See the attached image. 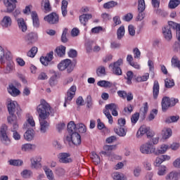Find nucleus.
Segmentation results:
<instances>
[{
	"label": "nucleus",
	"mask_w": 180,
	"mask_h": 180,
	"mask_svg": "<svg viewBox=\"0 0 180 180\" xmlns=\"http://www.w3.org/2000/svg\"><path fill=\"white\" fill-rule=\"evenodd\" d=\"M37 112L39 114V130L40 132L44 134L49 130L50 124L46 119L50 116L51 112V107L45 100H41V103L37 108Z\"/></svg>",
	"instance_id": "nucleus-1"
},
{
	"label": "nucleus",
	"mask_w": 180,
	"mask_h": 180,
	"mask_svg": "<svg viewBox=\"0 0 180 180\" xmlns=\"http://www.w3.org/2000/svg\"><path fill=\"white\" fill-rule=\"evenodd\" d=\"M178 103V98H169V97L165 96L162 99V112H167L169 108H172Z\"/></svg>",
	"instance_id": "nucleus-2"
},
{
	"label": "nucleus",
	"mask_w": 180,
	"mask_h": 180,
	"mask_svg": "<svg viewBox=\"0 0 180 180\" xmlns=\"http://www.w3.org/2000/svg\"><path fill=\"white\" fill-rule=\"evenodd\" d=\"M8 126L3 124L0 127V141L5 146L11 144V139L8 137Z\"/></svg>",
	"instance_id": "nucleus-3"
},
{
	"label": "nucleus",
	"mask_w": 180,
	"mask_h": 180,
	"mask_svg": "<svg viewBox=\"0 0 180 180\" xmlns=\"http://www.w3.org/2000/svg\"><path fill=\"white\" fill-rule=\"evenodd\" d=\"M58 68L60 71H64V70L67 69V72L68 74L74 71V65H72V62L70 59H65L62 60L58 65Z\"/></svg>",
	"instance_id": "nucleus-4"
},
{
	"label": "nucleus",
	"mask_w": 180,
	"mask_h": 180,
	"mask_svg": "<svg viewBox=\"0 0 180 180\" xmlns=\"http://www.w3.org/2000/svg\"><path fill=\"white\" fill-rule=\"evenodd\" d=\"M140 151L142 154H155V146L150 142H147L141 146Z\"/></svg>",
	"instance_id": "nucleus-5"
},
{
	"label": "nucleus",
	"mask_w": 180,
	"mask_h": 180,
	"mask_svg": "<svg viewBox=\"0 0 180 180\" xmlns=\"http://www.w3.org/2000/svg\"><path fill=\"white\" fill-rule=\"evenodd\" d=\"M146 10V2L144 0H138V11L139 15L136 17V20H143L146 18V14L143 12Z\"/></svg>",
	"instance_id": "nucleus-6"
},
{
	"label": "nucleus",
	"mask_w": 180,
	"mask_h": 180,
	"mask_svg": "<svg viewBox=\"0 0 180 180\" xmlns=\"http://www.w3.org/2000/svg\"><path fill=\"white\" fill-rule=\"evenodd\" d=\"M45 22L49 23V25H57L60 20V17L56 13H51L44 18Z\"/></svg>",
	"instance_id": "nucleus-7"
},
{
	"label": "nucleus",
	"mask_w": 180,
	"mask_h": 180,
	"mask_svg": "<svg viewBox=\"0 0 180 180\" xmlns=\"http://www.w3.org/2000/svg\"><path fill=\"white\" fill-rule=\"evenodd\" d=\"M67 141H72L75 146H79L81 144V135L78 132H75L66 137Z\"/></svg>",
	"instance_id": "nucleus-8"
},
{
	"label": "nucleus",
	"mask_w": 180,
	"mask_h": 180,
	"mask_svg": "<svg viewBox=\"0 0 180 180\" xmlns=\"http://www.w3.org/2000/svg\"><path fill=\"white\" fill-rule=\"evenodd\" d=\"M16 0H4V4L6 8L7 13H12L16 9Z\"/></svg>",
	"instance_id": "nucleus-9"
},
{
	"label": "nucleus",
	"mask_w": 180,
	"mask_h": 180,
	"mask_svg": "<svg viewBox=\"0 0 180 180\" xmlns=\"http://www.w3.org/2000/svg\"><path fill=\"white\" fill-rule=\"evenodd\" d=\"M70 157L71 154L68 153H60L58 155L59 162L62 164H70L72 162V159Z\"/></svg>",
	"instance_id": "nucleus-10"
},
{
	"label": "nucleus",
	"mask_w": 180,
	"mask_h": 180,
	"mask_svg": "<svg viewBox=\"0 0 180 180\" xmlns=\"http://www.w3.org/2000/svg\"><path fill=\"white\" fill-rule=\"evenodd\" d=\"M8 122L11 125V129L15 130L19 129V124H18V117L15 114H10V116L7 118Z\"/></svg>",
	"instance_id": "nucleus-11"
},
{
	"label": "nucleus",
	"mask_w": 180,
	"mask_h": 180,
	"mask_svg": "<svg viewBox=\"0 0 180 180\" xmlns=\"http://www.w3.org/2000/svg\"><path fill=\"white\" fill-rule=\"evenodd\" d=\"M53 54L54 52L51 51L49 53H47L46 56H41L40 58V61L41 64L45 67H47V65H49V63H51V61L54 58Z\"/></svg>",
	"instance_id": "nucleus-12"
},
{
	"label": "nucleus",
	"mask_w": 180,
	"mask_h": 180,
	"mask_svg": "<svg viewBox=\"0 0 180 180\" xmlns=\"http://www.w3.org/2000/svg\"><path fill=\"white\" fill-rule=\"evenodd\" d=\"M15 70V64L13 60H9L6 62V65L3 70L4 74H11Z\"/></svg>",
	"instance_id": "nucleus-13"
},
{
	"label": "nucleus",
	"mask_w": 180,
	"mask_h": 180,
	"mask_svg": "<svg viewBox=\"0 0 180 180\" xmlns=\"http://www.w3.org/2000/svg\"><path fill=\"white\" fill-rule=\"evenodd\" d=\"M25 41L28 46H32V44L37 41V34L30 32L26 36Z\"/></svg>",
	"instance_id": "nucleus-14"
},
{
	"label": "nucleus",
	"mask_w": 180,
	"mask_h": 180,
	"mask_svg": "<svg viewBox=\"0 0 180 180\" xmlns=\"http://www.w3.org/2000/svg\"><path fill=\"white\" fill-rule=\"evenodd\" d=\"M31 18L32 20V25L35 29H39L40 27V20H39V15L36 11H32L31 13Z\"/></svg>",
	"instance_id": "nucleus-15"
},
{
	"label": "nucleus",
	"mask_w": 180,
	"mask_h": 180,
	"mask_svg": "<svg viewBox=\"0 0 180 180\" xmlns=\"http://www.w3.org/2000/svg\"><path fill=\"white\" fill-rule=\"evenodd\" d=\"M162 33L165 39H166L167 41H169V40L172 39V32H171V27L165 26L162 28Z\"/></svg>",
	"instance_id": "nucleus-16"
},
{
	"label": "nucleus",
	"mask_w": 180,
	"mask_h": 180,
	"mask_svg": "<svg viewBox=\"0 0 180 180\" xmlns=\"http://www.w3.org/2000/svg\"><path fill=\"white\" fill-rule=\"evenodd\" d=\"M1 25L5 29L11 27L12 26V18L8 15L4 16L1 21Z\"/></svg>",
	"instance_id": "nucleus-17"
},
{
	"label": "nucleus",
	"mask_w": 180,
	"mask_h": 180,
	"mask_svg": "<svg viewBox=\"0 0 180 180\" xmlns=\"http://www.w3.org/2000/svg\"><path fill=\"white\" fill-rule=\"evenodd\" d=\"M160 94V83H158V80H155L153 86V99H157L158 98V95Z\"/></svg>",
	"instance_id": "nucleus-18"
},
{
	"label": "nucleus",
	"mask_w": 180,
	"mask_h": 180,
	"mask_svg": "<svg viewBox=\"0 0 180 180\" xmlns=\"http://www.w3.org/2000/svg\"><path fill=\"white\" fill-rule=\"evenodd\" d=\"M180 173L178 172H171L165 176V180H179Z\"/></svg>",
	"instance_id": "nucleus-19"
},
{
	"label": "nucleus",
	"mask_w": 180,
	"mask_h": 180,
	"mask_svg": "<svg viewBox=\"0 0 180 180\" xmlns=\"http://www.w3.org/2000/svg\"><path fill=\"white\" fill-rule=\"evenodd\" d=\"M8 91L10 95L12 96H18L20 94V91L13 84H11L8 86Z\"/></svg>",
	"instance_id": "nucleus-20"
},
{
	"label": "nucleus",
	"mask_w": 180,
	"mask_h": 180,
	"mask_svg": "<svg viewBox=\"0 0 180 180\" xmlns=\"http://www.w3.org/2000/svg\"><path fill=\"white\" fill-rule=\"evenodd\" d=\"M75 92H77V86H72L67 92L66 101H72V98L75 96Z\"/></svg>",
	"instance_id": "nucleus-21"
},
{
	"label": "nucleus",
	"mask_w": 180,
	"mask_h": 180,
	"mask_svg": "<svg viewBox=\"0 0 180 180\" xmlns=\"http://www.w3.org/2000/svg\"><path fill=\"white\" fill-rule=\"evenodd\" d=\"M78 129H77V124L74 122V121H70L68 124V132L70 135L73 134V133H77Z\"/></svg>",
	"instance_id": "nucleus-22"
},
{
	"label": "nucleus",
	"mask_w": 180,
	"mask_h": 180,
	"mask_svg": "<svg viewBox=\"0 0 180 180\" xmlns=\"http://www.w3.org/2000/svg\"><path fill=\"white\" fill-rule=\"evenodd\" d=\"M79 22L82 25L86 26V22L92 19V14H82L79 17Z\"/></svg>",
	"instance_id": "nucleus-23"
},
{
	"label": "nucleus",
	"mask_w": 180,
	"mask_h": 180,
	"mask_svg": "<svg viewBox=\"0 0 180 180\" xmlns=\"http://www.w3.org/2000/svg\"><path fill=\"white\" fill-rule=\"evenodd\" d=\"M36 149V145L30 144V143H25L21 146V150L27 153L29 151H32Z\"/></svg>",
	"instance_id": "nucleus-24"
},
{
	"label": "nucleus",
	"mask_w": 180,
	"mask_h": 180,
	"mask_svg": "<svg viewBox=\"0 0 180 180\" xmlns=\"http://www.w3.org/2000/svg\"><path fill=\"white\" fill-rule=\"evenodd\" d=\"M17 22L20 30H22V32H26L27 30V25L23 18H17Z\"/></svg>",
	"instance_id": "nucleus-25"
},
{
	"label": "nucleus",
	"mask_w": 180,
	"mask_h": 180,
	"mask_svg": "<svg viewBox=\"0 0 180 180\" xmlns=\"http://www.w3.org/2000/svg\"><path fill=\"white\" fill-rule=\"evenodd\" d=\"M172 136V129L170 128H164L162 130V137L164 140H167V139H169Z\"/></svg>",
	"instance_id": "nucleus-26"
},
{
	"label": "nucleus",
	"mask_w": 180,
	"mask_h": 180,
	"mask_svg": "<svg viewBox=\"0 0 180 180\" xmlns=\"http://www.w3.org/2000/svg\"><path fill=\"white\" fill-rule=\"evenodd\" d=\"M34 131L33 129H28L24 134V139L27 140V141H32L33 140V137H34Z\"/></svg>",
	"instance_id": "nucleus-27"
},
{
	"label": "nucleus",
	"mask_w": 180,
	"mask_h": 180,
	"mask_svg": "<svg viewBox=\"0 0 180 180\" xmlns=\"http://www.w3.org/2000/svg\"><path fill=\"white\" fill-rule=\"evenodd\" d=\"M18 103L16 101H11L8 104V110L9 115H15V111L16 110V105Z\"/></svg>",
	"instance_id": "nucleus-28"
},
{
	"label": "nucleus",
	"mask_w": 180,
	"mask_h": 180,
	"mask_svg": "<svg viewBox=\"0 0 180 180\" xmlns=\"http://www.w3.org/2000/svg\"><path fill=\"white\" fill-rule=\"evenodd\" d=\"M168 149H169V146H168L167 144H162L160 146V148L158 149L156 152L155 150V155H158L160 154H165Z\"/></svg>",
	"instance_id": "nucleus-29"
},
{
	"label": "nucleus",
	"mask_w": 180,
	"mask_h": 180,
	"mask_svg": "<svg viewBox=\"0 0 180 180\" xmlns=\"http://www.w3.org/2000/svg\"><path fill=\"white\" fill-rule=\"evenodd\" d=\"M123 64V59L120 58L116 62L113 63H110L109 65V68H111V71L113 70H116L117 68H120V65Z\"/></svg>",
	"instance_id": "nucleus-30"
},
{
	"label": "nucleus",
	"mask_w": 180,
	"mask_h": 180,
	"mask_svg": "<svg viewBox=\"0 0 180 180\" xmlns=\"http://www.w3.org/2000/svg\"><path fill=\"white\" fill-rule=\"evenodd\" d=\"M67 8H68V1H67V0H63L61 4V11L63 18H65L68 13Z\"/></svg>",
	"instance_id": "nucleus-31"
},
{
	"label": "nucleus",
	"mask_w": 180,
	"mask_h": 180,
	"mask_svg": "<svg viewBox=\"0 0 180 180\" xmlns=\"http://www.w3.org/2000/svg\"><path fill=\"white\" fill-rule=\"evenodd\" d=\"M41 5V6H44L45 12H51V4H50V0H42Z\"/></svg>",
	"instance_id": "nucleus-32"
},
{
	"label": "nucleus",
	"mask_w": 180,
	"mask_h": 180,
	"mask_svg": "<svg viewBox=\"0 0 180 180\" xmlns=\"http://www.w3.org/2000/svg\"><path fill=\"white\" fill-rule=\"evenodd\" d=\"M29 124L31 127H34V126H36L33 117H28L27 122L23 125V129H27L29 127Z\"/></svg>",
	"instance_id": "nucleus-33"
},
{
	"label": "nucleus",
	"mask_w": 180,
	"mask_h": 180,
	"mask_svg": "<svg viewBox=\"0 0 180 180\" xmlns=\"http://www.w3.org/2000/svg\"><path fill=\"white\" fill-rule=\"evenodd\" d=\"M114 131L115 133H116V134L120 136V137H124V136H126V130H124V128H123V127H118L114 128Z\"/></svg>",
	"instance_id": "nucleus-34"
},
{
	"label": "nucleus",
	"mask_w": 180,
	"mask_h": 180,
	"mask_svg": "<svg viewBox=\"0 0 180 180\" xmlns=\"http://www.w3.org/2000/svg\"><path fill=\"white\" fill-rule=\"evenodd\" d=\"M97 85H98V86H101L102 88H112V85H113V84L106 80H101L98 82Z\"/></svg>",
	"instance_id": "nucleus-35"
},
{
	"label": "nucleus",
	"mask_w": 180,
	"mask_h": 180,
	"mask_svg": "<svg viewBox=\"0 0 180 180\" xmlns=\"http://www.w3.org/2000/svg\"><path fill=\"white\" fill-rule=\"evenodd\" d=\"M65 46H60L56 49L55 53H56L58 57H63V56H65Z\"/></svg>",
	"instance_id": "nucleus-36"
},
{
	"label": "nucleus",
	"mask_w": 180,
	"mask_h": 180,
	"mask_svg": "<svg viewBox=\"0 0 180 180\" xmlns=\"http://www.w3.org/2000/svg\"><path fill=\"white\" fill-rule=\"evenodd\" d=\"M31 165L32 168H35L37 169L41 167V164L40 163V160H37L36 158H31Z\"/></svg>",
	"instance_id": "nucleus-37"
},
{
	"label": "nucleus",
	"mask_w": 180,
	"mask_h": 180,
	"mask_svg": "<svg viewBox=\"0 0 180 180\" xmlns=\"http://www.w3.org/2000/svg\"><path fill=\"white\" fill-rule=\"evenodd\" d=\"M178 120H179V116L173 115V116L167 117L165 119V123H167L168 124H169V123H175V122H178Z\"/></svg>",
	"instance_id": "nucleus-38"
},
{
	"label": "nucleus",
	"mask_w": 180,
	"mask_h": 180,
	"mask_svg": "<svg viewBox=\"0 0 180 180\" xmlns=\"http://www.w3.org/2000/svg\"><path fill=\"white\" fill-rule=\"evenodd\" d=\"M124 26L122 25L117 30V36L118 40H122V38L124 36Z\"/></svg>",
	"instance_id": "nucleus-39"
},
{
	"label": "nucleus",
	"mask_w": 180,
	"mask_h": 180,
	"mask_svg": "<svg viewBox=\"0 0 180 180\" xmlns=\"http://www.w3.org/2000/svg\"><path fill=\"white\" fill-rule=\"evenodd\" d=\"M46 175L49 180H56L53 171L47 167L44 168Z\"/></svg>",
	"instance_id": "nucleus-40"
},
{
	"label": "nucleus",
	"mask_w": 180,
	"mask_h": 180,
	"mask_svg": "<svg viewBox=\"0 0 180 180\" xmlns=\"http://www.w3.org/2000/svg\"><path fill=\"white\" fill-rule=\"evenodd\" d=\"M91 158L96 165L101 164V158L96 153L93 152L91 153Z\"/></svg>",
	"instance_id": "nucleus-41"
},
{
	"label": "nucleus",
	"mask_w": 180,
	"mask_h": 180,
	"mask_svg": "<svg viewBox=\"0 0 180 180\" xmlns=\"http://www.w3.org/2000/svg\"><path fill=\"white\" fill-rule=\"evenodd\" d=\"M180 4V0H170L168 7L169 9H175Z\"/></svg>",
	"instance_id": "nucleus-42"
},
{
	"label": "nucleus",
	"mask_w": 180,
	"mask_h": 180,
	"mask_svg": "<svg viewBox=\"0 0 180 180\" xmlns=\"http://www.w3.org/2000/svg\"><path fill=\"white\" fill-rule=\"evenodd\" d=\"M166 26H169L170 28L172 27V29H173L174 30H176V33L180 29V25L173 21H169L168 25H166Z\"/></svg>",
	"instance_id": "nucleus-43"
},
{
	"label": "nucleus",
	"mask_w": 180,
	"mask_h": 180,
	"mask_svg": "<svg viewBox=\"0 0 180 180\" xmlns=\"http://www.w3.org/2000/svg\"><path fill=\"white\" fill-rule=\"evenodd\" d=\"M134 76L132 71H128L127 72V77H125V79L127 80V84L128 85H131V79H133V77Z\"/></svg>",
	"instance_id": "nucleus-44"
},
{
	"label": "nucleus",
	"mask_w": 180,
	"mask_h": 180,
	"mask_svg": "<svg viewBox=\"0 0 180 180\" xmlns=\"http://www.w3.org/2000/svg\"><path fill=\"white\" fill-rule=\"evenodd\" d=\"M147 131H148V129L146 127V126H141L136 133V137L139 138L141 136H143V134H146Z\"/></svg>",
	"instance_id": "nucleus-45"
},
{
	"label": "nucleus",
	"mask_w": 180,
	"mask_h": 180,
	"mask_svg": "<svg viewBox=\"0 0 180 180\" xmlns=\"http://www.w3.org/2000/svg\"><path fill=\"white\" fill-rule=\"evenodd\" d=\"M165 86L167 89L172 88V86H175V82H174V79H166L165 80Z\"/></svg>",
	"instance_id": "nucleus-46"
},
{
	"label": "nucleus",
	"mask_w": 180,
	"mask_h": 180,
	"mask_svg": "<svg viewBox=\"0 0 180 180\" xmlns=\"http://www.w3.org/2000/svg\"><path fill=\"white\" fill-rule=\"evenodd\" d=\"M37 53V47L33 46L27 53V57H31V58H33L34 56Z\"/></svg>",
	"instance_id": "nucleus-47"
},
{
	"label": "nucleus",
	"mask_w": 180,
	"mask_h": 180,
	"mask_svg": "<svg viewBox=\"0 0 180 180\" xmlns=\"http://www.w3.org/2000/svg\"><path fill=\"white\" fill-rule=\"evenodd\" d=\"M165 174H167V167L164 165L159 167L158 175H159L160 176H164Z\"/></svg>",
	"instance_id": "nucleus-48"
},
{
	"label": "nucleus",
	"mask_w": 180,
	"mask_h": 180,
	"mask_svg": "<svg viewBox=\"0 0 180 180\" xmlns=\"http://www.w3.org/2000/svg\"><path fill=\"white\" fill-rule=\"evenodd\" d=\"M96 74H97L98 77H102V75H106V70L105 69V67L100 66L96 70Z\"/></svg>",
	"instance_id": "nucleus-49"
},
{
	"label": "nucleus",
	"mask_w": 180,
	"mask_h": 180,
	"mask_svg": "<svg viewBox=\"0 0 180 180\" xmlns=\"http://www.w3.org/2000/svg\"><path fill=\"white\" fill-rule=\"evenodd\" d=\"M55 174L58 176H64L65 175V169L62 167H57Z\"/></svg>",
	"instance_id": "nucleus-50"
},
{
	"label": "nucleus",
	"mask_w": 180,
	"mask_h": 180,
	"mask_svg": "<svg viewBox=\"0 0 180 180\" xmlns=\"http://www.w3.org/2000/svg\"><path fill=\"white\" fill-rule=\"evenodd\" d=\"M76 129L79 133H86V127L84 124H79L76 125Z\"/></svg>",
	"instance_id": "nucleus-51"
},
{
	"label": "nucleus",
	"mask_w": 180,
	"mask_h": 180,
	"mask_svg": "<svg viewBox=\"0 0 180 180\" xmlns=\"http://www.w3.org/2000/svg\"><path fill=\"white\" fill-rule=\"evenodd\" d=\"M18 130L19 129H13V128H11V131L13 133V139L16 141L20 140V134L18 133Z\"/></svg>",
	"instance_id": "nucleus-52"
},
{
	"label": "nucleus",
	"mask_w": 180,
	"mask_h": 180,
	"mask_svg": "<svg viewBox=\"0 0 180 180\" xmlns=\"http://www.w3.org/2000/svg\"><path fill=\"white\" fill-rule=\"evenodd\" d=\"M116 5H117V3H116L113 1H111L104 4L103 8L105 9H110V8H114V6H116Z\"/></svg>",
	"instance_id": "nucleus-53"
},
{
	"label": "nucleus",
	"mask_w": 180,
	"mask_h": 180,
	"mask_svg": "<svg viewBox=\"0 0 180 180\" xmlns=\"http://www.w3.org/2000/svg\"><path fill=\"white\" fill-rule=\"evenodd\" d=\"M112 178L115 180H126L124 176L119 172L113 173Z\"/></svg>",
	"instance_id": "nucleus-54"
},
{
	"label": "nucleus",
	"mask_w": 180,
	"mask_h": 180,
	"mask_svg": "<svg viewBox=\"0 0 180 180\" xmlns=\"http://www.w3.org/2000/svg\"><path fill=\"white\" fill-rule=\"evenodd\" d=\"M10 165H14L15 167H20L23 164V161L20 160H9Z\"/></svg>",
	"instance_id": "nucleus-55"
},
{
	"label": "nucleus",
	"mask_w": 180,
	"mask_h": 180,
	"mask_svg": "<svg viewBox=\"0 0 180 180\" xmlns=\"http://www.w3.org/2000/svg\"><path fill=\"white\" fill-rule=\"evenodd\" d=\"M68 32V29L65 28L61 36L62 43H67L68 41V39L67 38Z\"/></svg>",
	"instance_id": "nucleus-56"
},
{
	"label": "nucleus",
	"mask_w": 180,
	"mask_h": 180,
	"mask_svg": "<svg viewBox=\"0 0 180 180\" xmlns=\"http://www.w3.org/2000/svg\"><path fill=\"white\" fill-rule=\"evenodd\" d=\"M21 175L22 178L27 179V178H30V176L33 175V173L30 170L25 169L22 171V172L21 173Z\"/></svg>",
	"instance_id": "nucleus-57"
},
{
	"label": "nucleus",
	"mask_w": 180,
	"mask_h": 180,
	"mask_svg": "<svg viewBox=\"0 0 180 180\" xmlns=\"http://www.w3.org/2000/svg\"><path fill=\"white\" fill-rule=\"evenodd\" d=\"M140 118V114L139 112H136L134 115H132L131 117V123L134 124H136L137 123L139 119Z\"/></svg>",
	"instance_id": "nucleus-58"
},
{
	"label": "nucleus",
	"mask_w": 180,
	"mask_h": 180,
	"mask_svg": "<svg viewBox=\"0 0 180 180\" xmlns=\"http://www.w3.org/2000/svg\"><path fill=\"white\" fill-rule=\"evenodd\" d=\"M115 109H117V105L115 104V103H110L105 105V110L108 111L111 110V112L115 110Z\"/></svg>",
	"instance_id": "nucleus-59"
},
{
	"label": "nucleus",
	"mask_w": 180,
	"mask_h": 180,
	"mask_svg": "<svg viewBox=\"0 0 180 180\" xmlns=\"http://www.w3.org/2000/svg\"><path fill=\"white\" fill-rule=\"evenodd\" d=\"M148 78H150V74L148 73H146L144 75H143L142 77H137V81H139V82H144L146 81H147V79H148Z\"/></svg>",
	"instance_id": "nucleus-60"
},
{
	"label": "nucleus",
	"mask_w": 180,
	"mask_h": 180,
	"mask_svg": "<svg viewBox=\"0 0 180 180\" xmlns=\"http://www.w3.org/2000/svg\"><path fill=\"white\" fill-rule=\"evenodd\" d=\"M104 115H105L106 117L108 119V122L110 124H112L113 123V117H112V115H110V112L108 110L103 111Z\"/></svg>",
	"instance_id": "nucleus-61"
},
{
	"label": "nucleus",
	"mask_w": 180,
	"mask_h": 180,
	"mask_svg": "<svg viewBox=\"0 0 180 180\" xmlns=\"http://www.w3.org/2000/svg\"><path fill=\"white\" fill-rule=\"evenodd\" d=\"M121 46L122 44H120V43H118L116 41H112L110 43V49H112L114 50L116 49H120Z\"/></svg>",
	"instance_id": "nucleus-62"
},
{
	"label": "nucleus",
	"mask_w": 180,
	"mask_h": 180,
	"mask_svg": "<svg viewBox=\"0 0 180 180\" xmlns=\"http://www.w3.org/2000/svg\"><path fill=\"white\" fill-rule=\"evenodd\" d=\"M68 54L70 58H75V57H77V56H78V53L77 52V51L75 49H70L69 51V52L68 53Z\"/></svg>",
	"instance_id": "nucleus-63"
},
{
	"label": "nucleus",
	"mask_w": 180,
	"mask_h": 180,
	"mask_svg": "<svg viewBox=\"0 0 180 180\" xmlns=\"http://www.w3.org/2000/svg\"><path fill=\"white\" fill-rule=\"evenodd\" d=\"M173 50L176 53H180V42H175L173 45Z\"/></svg>",
	"instance_id": "nucleus-64"
}]
</instances>
